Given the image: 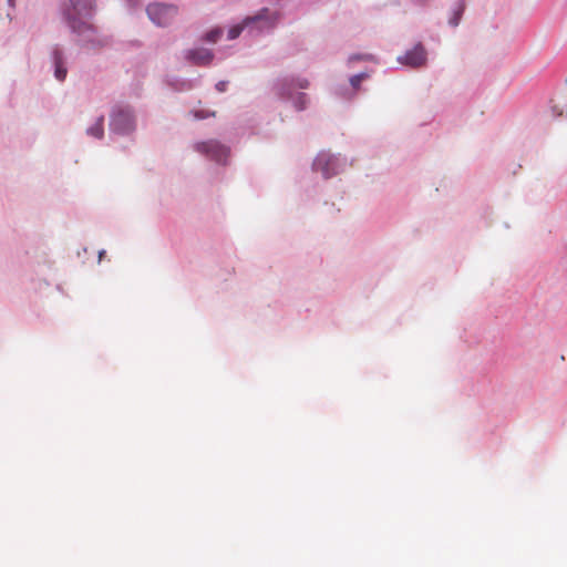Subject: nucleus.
Wrapping results in <instances>:
<instances>
[{"mask_svg": "<svg viewBox=\"0 0 567 567\" xmlns=\"http://www.w3.org/2000/svg\"><path fill=\"white\" fill-rule=\"evenodd\" d=\"M64 16L73 32L84 34L93 29L90 20L94 11V0H69Z\"/></svg>", "mask_w": 567, "mask_h": 567, "instance_id": "nucleus-1", "label": "nucleus"}, {"mask_svg": "<svg viewBox=\"0 0 567 567\" xmlns=\"http://www.w3.org/2000/svg\"><path fill=\"white\" fill-rule=\"evenodd\" d=\"M279 20L278 13H270L268 9H262L255 17H248L244 20L243 24L234 25L228 31V39L234 40L239 37L245 27L251 23H262L261 28H272Z\"/></svg>", "mask_w": 567, "mask_h": 567, "instance_id": "nucleus-2", "label": "nucleus"}, {"mask_svg": "<svg viewBox=\"0 0 567 567\" xmlns=\"http://www.w3.org/2000/svg\"><path fill=\"white\" fill-rule=\"evenodd\" d=\"M194 150L207 158L220 164L226 163L230 153L229 147L216 140L196 143L194 144Z\"/></svg>", "mask_w": 567, "mask_h": 567, "instance_id": "nucleus-3", "label": "nucleus"}, {"mask_svg": "<svg viewBox=\"0 0 567 567\" xmlns=\"http://www.w3.org/2000/svg\"><path fill=\"white\" fill-rule=\"evenodd\" d=\"M150 19L157 25L169 24L177 16V8L172 4L154 3L147 7Z\"/></svg>", "mask_w": 567, "mask_h": 567, "instance_id": "nucleus-4", "label": "nucleus"}, {"mask_svg": "<svg viewBox=\"0 0 567 567\" xmlns=\"http://www.w3.org/2000/svg\"><path fill=\"white\" fill-rule=\"evenodd\" d=\"M135 128L134 116L128 109L114 111L111 117V130L118 134H126Z\"/></svg>", "mask_w": 567, "mask_h": 567, "instance_id": "nucleus-5", "label": "nucleus"}, {"mask_svg": "<svg viewBox=\"0 0 567 567\" xmlns=\"http://www.w3.org/2000/svg\"><path fill=\"white\" fill-rule=\"evenodd\" d=\"M338 157L328 153H320L313 162V169L320 172L324 178L338 174Z\"/></svg>", "mask_w": 567, "mask_h": 567, "instance_id": "nucleus-6", "label": "nucleus"}, {"mask_svg": "<svg viewBox=\"0 0 567 567\" xmlns=\"http://www.w3.org/2000/svg\"><path fill=\"white\" fill-rule=\"evenodd\" d=\"M398 61L411 68H421L426 63V51L421 43H417L412 50L406 51L398 58Z\"/></svg>", "mask_w": 567, "mask_h": 567, "instance_id": "nucleus-7", "label": "nucleus"}, {"mask_svg": "<svg viewBox=\"0 0 567 567\" xmlns=\"http://www.w3.org/2000/svg\"><path fill=\"white\" fill-rule=\"evenodd\" d=\"M213 53L208 49L190 50L187 53V59L197 65H208L213 60Z\"/></svg>", "mask_w": 567, "mask_h": 567, "instance_id": "nucleus-8", "label": "nucleus"}, {"mask_svg": "<svg viewBox=\"0 0 567 567\" xmlns=\"http://www.w3.org/2000/svg\"><path fill=\"white\" fill-rule=\"evenodd\" d=\"M53 62H54V66H55L54 75H55L56 80L64 81V79L66 78L68 70L64 66L62 52L58 49L54 50Z\"/></svg>", "mask_w": 567, "mask_h": 567, "instance_id": "nucleus-9", "label": "nucleus"}, {"mask_svg": "<svg viewBox=\"0 0 567 567\" xmlns=\"http://www.w3.org/2000/svg\"><path fill=\"white\" fill-rule=\"evenodd\" d=\"M104 118L101 116L94 125H92L90 128H87V134L92 135L96 138H102L104 134V127H103Z\"/></svg>", "mask_w": 567, "mask_h": 567, "instance_id": "nucleus-10", "label": "nucleus"}, {"mask_svg": "<svg viewBox=\"0 0 567 567\" xmlns=\"http://www.w3.org/2000/svg\"><path fill=\"white\" fill-rule=\"evenodd\" d=\"M463 11H464V4L460 3L457 9L454 11L453 17L450 19V24L456 27L461 20Z\"/></svg>", "mask_w": 567, "mask_h": 567, "instance_id": "nucleus-11", "label": "nucleus"}, {"mask_svg": "<svg viewBox=\"0 0 567 567\" xmlns=\"http://www.w3.org/2000/svg\"><path fill=\"white\" fill-rule=\"evenodd\" d=\"M221 33L223 31L220 29H214L205 35V40L208 42H216L220 38Z\"/></svg>", "mask_w": 567, "mask_h": 567, "instance_id": "nucleus-12", "label": "nucleus"}, {"mask_svg": "<svg viewBox=\"0 0 567 567\" xmlns=\"http://www.w3.org/2000/svg\"><path fill=\"white\" fill-rule=\"evenodd\" d=\"M368 78L365 73L355 74L350 79V83L354 89H358L360 83Z\"/></svg>", "mask_w": 567, "mask_h": 567, "instance_id": "nucleus-13", "label": "nucleus"}, {"mask_svg": "<svg viewBox=\"0 0 567 567\" xmlns=\"http://www.w3.org/2000/svg\"><path fill=\"white\" fill-rule=\"evenodd\" d=\"M308 102L306 94H300L296 101V107L297 110L301 111L306 107V104Z\"/></svg>", "mask_w": 567, "mask_h": 567, "instance_id": "nucleus-14", "label": "nucleus"}, {"mask_svg": "<svg viewBox=\"0 0 567 567\" xmlns=\"http://www.w3.org/2000/svg\"><path fill=\"white\" fill-rule=\"evenodd\" d=\"M214 115H215V112H212V113L204 112V111H196L195 112V117L196 118H206L208 116H214Z\"/></svg>", "mask_w": 567, "mask_h": 567, "instance_id": "nucleus-15", "label": "nucleus"}, {"mask_svg": "<svg viewBox=\"0 0 567 567\" xmlns=\"http://www.w3.org/2000/svg\"><path fill=\"white\" fill-rule=\"evenodd\" d=\"M297 86L299 89H307L309 86V81L307 79H299L297 82Z\"/></svg>", "mask_w": 567, "mask_h": 567, "instance_id": "nucleus-16", "label": "nucleus"}, {"mask_svg": "<svg viewBox=\"0 0 567 567\" xmlns=\"http://www.w3.org/2000/svg\"><path fill=\"white\" fill-rule=\"evenodd\" d=\"M227 82L226 81H219L217 84H216V90L219 91V92H225L226 89H227Z\"/></svg>", "mask_w": 567, "mask_h": 567, "instance_id": "nucleus-17", "label": "nucleus"}, {"mask_svg": "<svg viewBox=\"0 0 567 567\" xmlns=\"http://www.w3.org/2000/svg\"><path fill=\"white\" fill-rule=\"evenodd\" d=\"M359 59H361V56H359V55H352V56H350V59H349V60H350V62H352V61H354V60H359Z\"/></svg>", "mask_w": 567, "mask_h": 567, "instance_id": "nucleus-18", "label": "nucleus"}]
</instances>
